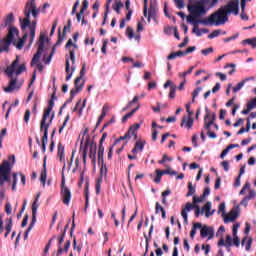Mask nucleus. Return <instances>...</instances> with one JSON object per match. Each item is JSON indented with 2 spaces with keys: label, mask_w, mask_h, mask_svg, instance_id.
Returning a JSON list of instances; mask_svg holds the SVG:
<instances>
[{
  "label": "nucleus",
  "mask_w": 256,
  "mask_h": 256,
  "mask_svg": "<svg viewBox=\"0 0 256 256\" xmlns=\"http://www.w3.org/2000/svg\"><path fill=\"white\" fill-rule=\"evenodd\" d=\"M210 7H215L219 0H203L198 2L197 4H188V12L190 13L187 16V22L193 25L192 33H195L197 37H201L203 33H209V29H201L199 30V23L201 25H225L227 21H229L230 13H234V15H239V0H231L227 5L220 7L216 12L212 13L208 18H204L199 20L197 18L201 17V15H205L207 10H205V5H209Z\"/></svg>",
  "instance_id": "f257e3e1"
},
{
  "label": "nucleus",
  "mask_w": 256,
  "mask_h": 256,
  "mask_svg": "<svg viewBox=\"0 0 256 256\" xmlns=\"http://www.w3.org/2000/svg\"><path fill=\"white\" fill-rule=\"evenodd\" d=\"M36 0H28L26 2L25 8H24V19H20V27L22 31H25L27 27L30 31V40H29V47L33 45V42L35 41V31L37 29V21L33 20L31 22V14L34 17V19H37L39 16V13H41V9L37 8V5L35 4Z\"/></svg>",
  "instance_id": "f03ea898"
},
{
  "label": "nucleus",
  "mask_w": 256,
  "mask_h": 256,
  "mask_svg": "<svg viewBox=\"0 0 256 256\" xmlns=\"http://www.w3.org/2000/svg\"><path fill=\"white\" fill-rule=\"evenodd\" d=\"M25 71H27V66L25 64H21L19 66V56H17L16 59L12 62V64L6 67L4 71L8 79H10L8 86L4 88V91L6 93H13L15 89L17 91L21 89V83H19L18 76L22 73H25Z\"/></svg>",
  "instance_id": "7ed1b4c3"
},
{
  "label": "nucleus",
  "mask_w": 256,
  "mask_h": 256,
  "mask_svg": "<svg viewBox=\"0 0 256 256\" xmlns=\"http://www.w3.org/2000/svg\"><path fill=\"white\" fill-rule=\"evenodd\" d=\"M57 156L59 157L61 163L64 162L62 167L60 195L62 197L64 205H69L71 203V190L65 185V167H67V164L65 163V146H63L61 142L58 143Z\"/></svg>",
  "instance_id": "20e7f679"
},
{
  "label": "nucleus",
  "mask_w": 256,
  "mask_h": 256,
  "mask_svg": "<svg viewBox=\"0 0 256 256\" xmlns=\"http://www.w3.org/2000/svg\"><path fill=\"white\" fill-rule=\"evenodd\" d=\"M90 147V152H89V158L92 159V164L95 165L97 163V146L94 145L93 149V142H91V136L87 135L85 137V144H84V149H83V163H87V151H89Z\"/></svg>",
  "instance_id": "39448f33"
},
{
  "label": "nucleus",
  "mask_w": 256,
  "mask_h": 256,
  "mask_svg": "<svg viewBox=\"0 0 256 256\" xmlns=\"http://www.w3.org/2000/svg\"><path fill=\"white\" fill-rule=\"evenodd\" d=\"M11 163L4 160L0 165V187H3L5 183H11Z\"/></svg>",
  "instance_id": "423d86ee"
},
{
  "label": "nucleus",
  "mask_w": 256,
  "mask_h": 256,
  "mask_svg": "<svg viewBox=\"0 0 256 256\" xmlns=\"http://www.w3.org/2000/svg\"><path fill=\"white\" fill-rule=\"evenodd\" d=\"M45 41L49 43V38H47L45 34H40L39 40L37 42L38 49L31 60V67L39 63V59L41 58V55H43V51L45 49Z\"/></svg>",
  "instance_id": "0eeeda50"
},
{
  "label": "nucleus",
  "mask_w": 256,
  "mask_h": 256,
  "mask_svg": "<svg viewBox=\"0 0 256 256\" xmlns=\"http://www.w3.org/2000/svg\"><path fill=\"white\" fill-rule=\"evenodd\" d=\"M193 209H195V211H197L198 209H201V206H199V204H197V203L187 202L185 207L182 208L181 216H182V219H184L185 225H189V218H188L187 213H189V211H191Z\"/></svg>",
  "instance_id": "6e6552de"
},
{
  "label": "nucleus",
  "mask_w": 256,
  "mask_h": 256,
  "mask_svg": "<svg viewBox=\"0 0 256 256\" xmlns=\"http://www.w3.org/2000/svg\"><path fill=\"white\" fill-rule=\"evenodd\" d=\"M63 241H65V233H62L61 236H58V251H57V255H62L63 251H65V253H67L69 251V247H71V241L67 240L65 245H64V249L61 248V245H63Z\"/></svg>",
  "instance_id": "1a4fd4ad"
},
{
  "label": "nucleus",
  "mask_w": 256,
  "mask_h": 256,
  "mask_svg": "<svg viewBox=\"0 0 256 256\" xmlns=\"http://www.w3.org/2000/svg\"><path fill=\"white\" fill-rule=\"evenodd\" d=\"M200 236L202 238L208 237V239H213L215 237V229L213 227L203 226L200 230Z\"/></svg>",
  "instance_id": "9d476101"
},
{
  "label": "nucleus",
  "mask_w": 256,
  "mask_h": 256,
  "mask_svg": "<svg viewBox=\"0 0 256 256\" xmlns=\"http://www.w3.org/2000/svg\"><path fill=\"white\" fill-rule=\"evenodd\" d=\"M62 43H63V36H61V29H59L58 40L56 41L55 45L52 47L51 53L46 60V64L51 63V59H53V55H55V51L58 45H61Z\"/></svg>",
  "instance_id": "9b49d317"
},
{
  "label": "nucleus",
  "mask_w": 256,
  "mask_h": 256,
  "mask_svg": "<svg viewBox=\"0 0 256 256\" xmlns=\"http://www.w3.org/2000/svg\"><path fill=\"white\" fill-rule=\"evenodd\" d=\"M53 119H55V112L52 113L50 120L44 121V125L43 122H40V131H43V135H46L49 137V127H51V123H53Z\"/></svg>",
  "instance_id": "f8f14e48"
},
{
  "label": "nucleus",
  "mask_w": 256,
  "mask_h": 256,
  "mask_svg": "<svg viewBox=\"0 0 256 256\" xmlns=\"http://www.w3.org/2000/svg\"><path fill=\"white\" fill-rule=\"evenodd\" d=\"M37 209H39V205L35 202L32 204V221L28 227V231H31L35 227V223H37Z\"/></svg>",
  "instance_id": "ddd939ff"
},
{
  "label": "nucleus",
  "mask_w": 256,
  "mask_h": 256,
  "mask_svg": "<svg viewBox=\"0 0 256 256\" xmlns=\"http://www.w3.org/2000/svg\"><path fill=\"white\" fill-rule=\"evenodd\" d=\"M104 155H102V158L99 157L98 153V163H101V168H100V177L103 179V177H107L108 169H107V164H105V159L103 158Z\"/></svg>",
  "instance_id": "4468645a"
},
{
  "label": "nucleus",
  "mask_w": 256,
  "mask_h": 256,
  "mask_svg": "<svg viewBox=\"0 0 256 256\" xmlns=\"http://www.w3.org/2000/svg\"><path fill=\"white\" fill-rule=\"evenodd\" d=\"M75 65H72L69 63V58L66 59V81H69L71 77H73V73H75ZM71 71V72H70Z\"/></svg>",
  "instance_id": "2eb2a0df"
},
{
  "label": "nucleus",
  "mask_w": 256,
  "mask_h": 256,
  "mask_svg": "<svg viewBox=\"0 0 256 256\" xmlns=\"http://www.w3.org/2000/svg\"><path fill=\"white\" fill-rule=\"evenodd\" d=\"M15 35H19V29H17L16 27H10L8 30V34L4 39H6V41L10 43H13V39H15Z\"/></svg>",
  "instance_id": "dca6fc26"
},
{
  "label": "nucleus",
  "mask_w": 256,
  "mask_h": 256,
  "mask_svg": "<svg viewBox=\"0 0 256 256\" xmlns=\"http://www.w3.org/2000/svg\"><path fill=\"white\" fill-rule=\"evenodd\" d=\"M106 139H107V132H104L102 134V137L100 139L99 146H98V153H99L100 159L103 157V155H105V147H103V143L105 142Z\"/></svg>",
  "instance_id": "f3484780"
},
{
  "label": "nucleus",
  "mask_w": 256,
  "mask_h": 256,
  "mask_svg": "<svg viewBox=\"0 0 256 256\" xmlns=\"http://www.w3.org/2000/svg\"><path fill=\"white\" fill-rule=\"evenodd\" d=\"M27 37H29V34L27 32H25L22 36V38L16 43L13 42V44L15 45L16 49H23V47H25V43L27 41Z\"/></svg>",
  "instance_id": "a211bd4d"
},
{
  "label": "nucleus",
  "mask_w": 256,
  "mask_h": 256,
  "mask_svg": "<svg viewBox=\"0 0 256 256\" xmlns=\"http://www.w3.org/2000/svg\"><path fill=\"white\" fill-rule=\"evenodd\" d=\"M237 217H239V213H237V211H235V209H232L228 216H226L224 218V223H229L230 222H233V221H236Z\"/></svg>",
  "instance_id": "6ab92c4d"
},
{
  "label": "nucleus",
  "mask_w": 256,
  "mask_h": 256,
  "mask_svg": "<svg viewBox=\"0 0 256 256\" xmlns=\"http://www.w3.org/2000/svg\"><path fill=\"white\" fill-rule=\"evenodd\" d=\"M205 111H206V115L204 117V129H206L207 131H211V125H213V121H208L207 122V119L211 117V112H209V108H205Z\"/></svg>",
  "instance_id": "aec40b11"
},
{
  "label": "nucleus",
  "mask_w": 256,
  "mask_h": 256,
  "mask_svg": "<svg viewBox=\"0 0 256 256\" xmlns=\"http://www.w3.org/2000/svg\"><path fill=\"white\" fill-rule=\"evenodd\" d=\"M204 213H206V217H211V215L215 213V210L211 212V202H206L202 207L201 215H203Z\"/></svg>",
  "instance_id": "412c9836"
},
{
  "label": "nucleus",
  "mask_w": 256,
  "mask_h": 256,
  "mask_svg": "<svg viewBox=\"0 0 256 256\" xmlns=\"http://www.w3.org/2000/svg\"><path fill=\"white\" fill-rule=\"evenodd\" d=\"M9 47H11V42H8L5 38L0 40V53H3V51L9 53Z\"/></svg>",
  "instance_id": "4be33fe9"
},
{
  "label": "nucleus",
  "mask_w": 256,
  "mask_h": 256,
  "mask_svg": "<svg viewBox=\"0 0 256 256\" xmlns=\"http://www.w3.org/2000/svg\"><path fill=\"white\" fill-rule=\"evenodd\" d=\"M141 128V124H134L132 125L129 130L127 131V133H129V136L134 137V139H137V131H139V129Z\"/></svg>",
  "instance_id": "5701e85b"
},
{
  "label": "nucleus",
  "mask_w": 256,
  "mask_h": 256,
  "mask_svg": "<svg viewBox=\"0 0 256 256\" xmlns=\"http://www.w3.org/2000/svg\"><path fill=\"white\" fill-rule=\"evenodd\" d=\"M180 125H181V127H183V125H185V127L187 129H191V127H193V118L191 116H188V119H187V116H183L182 122Z\"/></svg>",
  "instance_id": "b1692460"
},
{
  "label": "nucleus",
  "mask_w": 256,
  "mask_h": 256,
  "mask_svg": "<svg viewBox=\"0 0 256 256\" xmlns=\"http://www.w3.org/2000/svg\"><path fill=\"white\" fill-rule=\"evenodd\" d=\"M108 111H109V106L105 104L102 108L101 115L99 116L98 121L96 123V128L99 127V125H101V122L103 121V119H105V116L107 115Z\"/></svg>",
  "instance_id": "393cba45"
},
{
  "label": "nucleus",
  "mask_w": 256,
  "mask_h": 256,
  "mask_svg": "<svg viewBox=\"0 0 256 256\" xmlns=\"http://www.w3.org/2000/svg\"><path fill=\"white\" fill-rule=\"evenodd\" d=\"M143 149H145V141L138 140V141L135 143L134 148L132 149V153H137V151H138L139 153H141V151H143Z\"/></svg>",
  "instance_id": "a878e982"
},
{
  "label": "nucleus",
  "mask_w": 256,
  "mask_h": 256,
  "mask_svg": "<svg viewBox=\"0 0 256 256\" xmlns=\"http://www.w3.org/2000/svg\"><path fill=\"white\" fill-rule=\"evenodd\" d=\"M140 107H141V104H138L137 107L134 108L131 112H129L126 115H124L122 117V123H127V120L131 119V117H133V115H135V113H137V111H139Z\"/></svg>",
  "instance_id": "bb28decb"
},
{
  "label": "nucleus",
  "mask_w": 256,
  "mask_h": 256,
  "mask_svg": "<svg viewBox=\"0 0 256 256\" xmlns=\"http://www.w3.org/2000/svg\"><path fill=\"white\" fill-rule=\"evenodd\" d=\"M53 87H54V92L52 93L51 99L48 102V107L46 108L48 111H53V107H55V99H57L55 97L57 87H55V85Z\"/></svg>",
  "instance_id": "cd10ccee"
},
{
  "label": "nucleus",
  "mask_w": 256,
  "mask_h": 256,
  "mask_svg": "<svg viewBox=\"0 0 256 256\" xmlns=\"http://www.w3.org/2000/svg\"><path fill=\"white\" fill-rule=\"evenodd\" d=\"M157 17V10L153 7V1L150 2V9L148 11V22L151 21V19H156Z\"/></svg>",
  "instance_id": "c85d7f7f"
},
{
  "label": "nucleus",
  "mask_w": 256,
  "mask_h": 256,
  "mask_svg": "<svg viewBox=\"0 0 256 256\" xmlns=\"http://www.w3.org/2000/svg\"><path fill=\"white\" fill-rule=\"evenodd\" d=\"M247 241V243H246V246H245V249H246V251H251V245H253V238H251V237H244L243 239H242V242H241V244L242 245H245V242Z\"/></svg>",
  "instance_id": "c756f323"
},
{
  "label": "nucleus",
  "mask_w": 256,
  "mask_h": 256,
  "mask_svg": "<svg viewBox=\"0 0 256 256\" xmlns=\"http://www.w3.org/2000/svg\"><path fill=\"white\" fill-rule=\"evenodd\" d=\"M185 55V51H177V52H172L170 55L167 56V59L169 61L173 60V59H177V57H184Z\"/></svg>",
  "instance_id": "7c9ffc66"
},
{
  "label": "nucleus",
  "mask_w": 256,
  "mask_h": 256,
  "mask_svg": "<svg viewBox=\"0 0 256 256\" xmlns=\"http://www.w3.org/2000/svg\"><path fill=\"white\" fill-rule=\"evenodd\" d=\"M159 211L162 213V219H167V212L165 211V208H163L159 202H156L155 213L157 214Z\"/></svg>",
  "instance_id": "2f4dec72"
},
{
  "label": "nucleus",
  "mask_w": 256,
  "mask_h": 256,
  "mask_svg": "<svg viewBox=\"0 0 256 256\" xmlns=\"http://www.w3.org/2000/svg\"><path fill=\"white\" fill-rule=\"evenodd\" d=\"M202 224L197 222L193 225L192 230L190 231V238L195 239V235L197 234V229H201Z\"/></svg>",
  "instance_id": "473e14b6"
},
{
  "label": "nucleus",
  "mask_w": 256,
  "mask_h": 256,
  "mask_svg": "<svg viewBox=\"0 0 256 256\" xmlns=\"http://www.w3.org/2000/svg\"><path fill=\"white\" fill-rule=\"evenodd\" d=\"M46 182H47V169L45 168V164H44V170L40 174V183L43 184V187H45Z\"/></svg>",
  "instance_id": "72a5a7b5"
},
{
  "label": "nucleus",
  "mask_w": 256,
  "mask_h": 256,
  "mask_svg": "<svg viewBox=\"0 0 256 256\" xmlns=\"http://www.w3.org/2000/svg\"><path fill=\"white\" fill-rule=\"evenodd\" d=\"M195 186H193V182H188V192L186 194V197H191L195 195Z\"/></svg>",
  "instance_id": "f704fd0d"
},
{
  "label": "nucleus",
  "mask_w": 256,
  "mask_h": 256,
  "mask_svg": "<svg viewBox=\"0 0 256 256\" xmlns=\"http://www.w3.org/2000/svg\"><path fill=\"white\" fill-rule=\"evenodd\" d=\"M49 117H51V110H44V114L42 116V120L40 123H42V126L45 125V121H47V119H49Z\"/></svg>",
  "instance_id": "c9c22d12"
},
{
  "label": "nucleus",
  "mask_w": 256,
  "mask_h": 256,
  "mask_svg": "<svg viewBox=\"0 0 256 256\" xmlns=\"http://www.w3.org/2000/svg\"><path fill=\"white\" fill-rule=\"evenodd\" d=\"M11 229H13V219L8 218L6 220V226H5V231L7 233H11Z\"/></svg>",
  "instance_id": "e433bc0d"
},
{
  "label": "nucleus",
  "mask_w": 256,
  "mask_h": 256,
  "mask_svg": "<svg viewBox=\"0 0 256 256\" xmlns=\"http://www.w3.org/2000/svg\"><path fill=\"white\" fill-rule=\"evenodd\" d=\"M162 175H165L163 170L156 169V177L154 178V183H161Z\"/></svg>",
  "instance_id": "4c0bfd02"
},
{
  "label": "nucleus",
  "mask_w": 256,
  "mask_h": 256,
  "mask_svg": "<svg viewBox=\"0 0 256 256\" xmlns=\"http://www.w3.org/2000/svg\"><path fill=\"white\" fill-rule=\"evenodd\" d=\"M14 21L15 16L13 15V13L8 14L5 18V26L7 27V25H11V23H13Z\"/></svg>",
  "instance_id": "58836bf2"
},
{
  "label": "nucleus",
  "mask_w": 256,
  "mask_h": 256,
  "mask_svg": "<svg viewBox=\"0 0 256 256\" xmlns=\"http://www.w3.org/2000/svg\"><path fill=\"white\" fill-rule=\"evenodd\" d=\"M48 139H49V136H46V135L42 136V153H45V151H47V143L49 141Z\"/></svg>",
  "instance_id": "ea45409f"
},
{
  "label": "nucleus",
  "mask_w": 256,
  "mask_h": 256,
  "mask_svg": "<svg viewBox=\"0 0 256 256\" xmlns=\"http://www.w3.org/2000/svg\"><path fill=\"white\" fill-rule=\"evenodd\" d=\"M101 183H103V178L99 177L95 185L96 195H99L101 193Z\"/></svg>",
  "instance_id": "a19ab883"
},
{
  "label": "nucleus",
  "mask_w": 256,
  "mask_h": 256,
  "mask_svg": "<svg viewBox=\"0 0 256 256\" xmlns=\"http://www.w3.org/2000/svg\"><path fill=\"white\" fill-rule=\"evenodd\" d=\"M203 91V88L197 87L193 92H192V103H195V99L199 96V93Z\"/></svg>",
  "instance_id": "79ce46f5"
},
{
  "label": "nucleus",
  "mask_w": 256,
  "mask_h": 256,
  "mask_svg": "<svg viewBox=\"0 0 256 256\" xmlns=\"http://www.w3.org/2000/svg\"><path fill=\"white\" fill-rule=\"evenodd\" d=\"M81 79H83V78H81V77H77L75 80H74V85H75V87H76V89H77V87H81V90H83V87L85 86V81H82V83H81ZM80 83V84H79Z\"/></svg>",
  "instance_id": "37998d69"
},
{
  "label": "nucleus",
  "mask_w": 256,
  "mask_h": 256,
  "mask_svg": "<svg viewBox=\"0 0 256 256\" xmlns=\"http://www.w3.org/2000/svg\"><path fill=\"white\" fill-rule=\"evenodd\" d=\"M242 43L244 45H246V43H247L248 45H251L255 49V47H256V38L245 39V40H243Z\"/></svg>",
  "instance_id": "c03bdc74"
},
{
  "label": "nucleus",
  "mask_w": 256,
  "mask_h": 256,
  "mask_svg": "<svg viewBox=\"0 0 256 256\" xmlns=\"http://www.w3.org/2000/svg\"><path fill=\"white\" fill-rule=\"evenodd\" d=\"M69 119H71V116H69V114L65 117V120L62 124V126L59 128L58 133L62 134L63 133V129H65V127H67V123H69Z\"/></svg>",
  "instance_id": "a18cd8bd"
},
{
  "label": "nucleus",
  "mask_w": 256,
  "mask_h": 256,
  "mask_svg": "<svg viewBox=\"0 0 256 256\" xmlns=\"http://www.w3.org/2000/svg\"><path fill=\"white\" fill-rule=\"evenodd\" d=\"M139 101V95L134 96V98L127 104L125 108H123V111H127V109H131V105L133 103H137Z\"/></svg>",
  "instance_id": "49530a36"
},
{
  "label": "nucleus",
  "mask_w": 256,
  "mask_h": 256,
  "mask_svg": "<svg viewBox=\"0 0 256 256\" xmlns=\"http://www.w3.org/2000/svg\"><path fill=\"white\" fill-rule=\"evenodd\" d=\"M232 245H233V238L231 237V235L228 234L225 240V247L226 249H229V247H231Z\"/></svg>",
  "instance_id": "de8ad7c7"
},
{
  "label": "nucleus",
  "mask_w": 256,
  "mask_h": 256,
  "mask_svg": "<svg viewBox=\"0 0 256 256\" xmlns=\"http://www.w3.org/2000/svg\"><path fill=\"white\" fill-rule=\"evenodd\" d=\"M129 139H131V136L129 135L128 132H126L124 136H121L120 138L115 140L114 145H117V143H119L120 141H125Z\"/></svg>",
  "instance_id": "09e8293b"
},
{
  "label": "nucleus",
  "mask_w": 256,
  "mask_h": 256,
  "mask_svg": "<svg viewBox=\"0 0 256 256\" xmlns=\"http://www.w3.org/2000/svg\"><path fill=\"white\" fill-rule=\"evenodd\" d=\"M193 69H195V66H191L187 71L183 73H179V77H183V79H186L187 75H191L193 73Z\"/></svg>",
  "instance_id": "8fccbe9b"
},
{
  "label": "nucleus",
  "mask_w": 256,
  "mask_h": 256,
  "mask_svg": "<svg viewBox=\"0 0 256 256\" xmlns=\"http://www.w3.org/2000/svg\"><path fill=\"white\" fill-rule=\"evenodd\" d=\"M177 9H185V1L184 0H173Z\"/></svg>",
  "instance_id": "3c124183"
},
{
  "label": "nucleus",
  "mask_w": 256,
  "mask_h": 256,
  "mask_svg": "<svg viewBox=\"0 0 256 256\" xmlns=\"http://www.w3.org/2000/svg\"><path fill=\"white\" fill-rule=\"evenodd\" d=\"M81 87L77 86V88L75 87L74 89H72L70 91V97L71 99H75V95H77V93H81Z\"/></svg>",
  "instance_id": "603ef678"
},
{
  "label": "nucleus",
  "mask_w": 256,
  "mask_h": 256,
  "mask_svg": "<svg viewBox=\"0 0 256 256\" xmlns=\"http://www.w3.org/2000/svg\"><path fill=\"white\" fill-rule=\"evenodd\" d=\"M176 91H177V86L176 85H171L170 92H169V98L170 99H175Z\"/></svg>",
  "instance_id": "864d4df0"
},
{
  "label": "nucleus",
  "mask_w": 256,
  "mask_h": 256,
  "mask_svg": "<svg viewBox=\"0 0 256 256\" xmlns=\"http://www.w3.org/2000/svg\"><path fill=\"white\" fill-rule=\"evenodd\" d=\"M7 135V128H3L0 132V149L3 148V137Z\"/></svg>",
  "instance_id": "5fc2aeb1"
},
{
  "label": "nucleus",
  "mask_w": 256,
  "mask_h": 256,
  "mask_svg": "<svg viewBox=\"0 0 256 256\" xmlns=\"http://www.w3.org/2000/svg\"><path fill=\"white\" fill-rule=\"evenodd\" d=\"M109 43V40L108 39H104L103 42H102V48H101V52L104 54V55H107V45Z\"/></svg>",
  "instance_id": "6e6d98bb"
},
{
  "label": "nucleus",
  "mask_w": 256,
  "mask_h": 256,
  "mask_svg": "<svg viewBox=\"0 0 256 256\" xmlns=\"http://www.w3.org/2000/svg\"><path fill=\"white\" fill-rule=\"evenodd\" d=\"M219 35H221V30H214L208 35V39H215V37H219Z\"/></svg>",
  "instance_id": "4d7b16f0"
},
{
  "label": "nucleus",
  "mask_w": 256,
  "mask_h": 256,
  "mask_svg": "<svg viewBox=\"0 0 256 256\" xmlns=\"http://www.w3.org/2000/svg\"><path fill=\"white\" fill-rule=\"evenodd\" d=\"M205 197L203 196V194L200 197L197 196H193V203H203V201H205Z\"/></svg>",
  "instance_id": "13d9d810"
},
{
  "label": "nucleus",
  "mask_w": 256,
  "mask_h": 256,
  "mask_svg": "<svg viewBox=\"0 0 256 256\" xmlns=\"http://www.w3.org/2000/svg\"><path fill=\"white\" fill-rule=\"evenodd\" d=\"M245 85V82H239L234 88H233V92L237 93L238 91H241V89H243V86Z\"/></svg>",
  "instance_id": "bf43d9fd"
},
{
  "label": "nucleus",
  "mask_w": 256,
  "mask_h": 256,
  "mask_svg": "<svg viewBox=\"0 0 256 256\" xmlns=\"http://www.w3.org/2000/svg\"><path fill=\"white\" fill-rule=\"evenodd\" d=\"M233 245L234 247H239V245H241V239L239 236H233Z\"/></svg>",
  "instance_id": "052dcab7"
},
{
  "label": "nucleus",
  "mask_w": 256,
  "mask_h": 256,
  "mask_svg": "<svg viewBox=\"0 0 256 256\" xmlns=\"http://www.w3.org/2000/svg\"><path fill=\"white\" fill-rule=\"evenodd\" d=\"M69 59L72 65H75V50H69Z\"/></svg>",
  "instance_id": "680f3d73"
},
{
  "label": "nucleus",
  "mask_w": 256,
  "mask_h": 256,
  "mask_svg": "<svg viewBox=\"0 0 256 256\" xmlns=\"http://www.w3.org/2000/svg\"><path fill=\"white\" fill-rule=\"evenodd\" d=\"M123 7L122 2H117L116 7H113L114 11L119 15L121 13V8Z\"/></svg>",
  "instance_id": "e2e57ef3"
},
{
  "label": "nucleus",
  "mask_w": 256,
  "mask_h": 256,
  "mask_svg": "<svg viewBox=\"0 0 256 256\" xmlns=\"http://www.w3.org/2000/svg\"><path fill=\"white\" fill-rule=\"evenodd\" d=\"M202 55H204L205 57H207V55H209V53H213V47H209L206 49L201 50Z\"/></svg>",
  "instance_id": "0e129e2a"
},
{
  "label": "nucleus",
  "mask_w": 256,
  "mask_h": 256,
  "mask_svg": "<svg viewBox=\"0 0 256 256\" xmlns=\"http://www.w3.org/2000/svg\"><path fill=\"white\" fill-rule=\"evenodd\" d=\"M164 175H177V172L175 170H172L171 168H167L166 170H162Z\"/></svg>",
  "instance_id": "69168bd1"
},
{
  "label": "nucleus",
  "mask_w": 256,
  "mask_h": 256,
  "mask_svg": "<svg viewBox=\"0 0 256 256\" xmlns=\"http://www.w3.org/2000/svg\"><path fill=\"white\" fill-rule=\"evenodd\" d=\"M126 33H127V36L129 37V39H133V37H135V33L133 32L131 27H127Z\"/></svg>",
  "instance_id": "338daca9"
},
{
  "label": "nucleus",
  "mask_w": 256,
  "mask_h": 256,
  "mask_svg": "<svg viewBox=\"0 0 256 256\" xmlns=\"http://www.w3.org/2000/svg\"><path fill=\"white\" fill-rule=\"evenodd\" d=\"M247 107H250L252 110L256 107V97L247 103Z\"/></svg>",
  "instance_id": "774afa93"
}]
</instances>
